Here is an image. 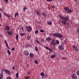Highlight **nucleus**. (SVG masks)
<instances>
[{
  "mask_svg": "<svg viewBox=\"0 0 79 79\" xmlns=\"http://www.w3.org/2000/svg\"><path fill=\"white\" fill-rule=\"evenodd\" d=\"M64 20H62V23L63 24H64L65 25L66 24V22L68 21H69V18L68 17H64Z\"/></svg>",
  "mask_w": 79,
  "mask_h": 79,
  "instance_id": "obj_1",
  "label": "nucleus"
},
{
  "mask_svg": "<svg viewBox=\"0 0 79 79\" xmlns=\"http://www.w3.org/2000/svg\"><path fill=\"white\" fill-rule=\"evenodd\" d=\"M72 48L76 52H78V51H79V49L78 48L77 46L75 45H73L72 46Z\"/></svg>",
  "mask_w": 79,
  "mask_h": 79,
  "instance_id": "obj_2",
  "label": "nucleus"
},
{
  "mask_svg": "<svg viewBox=\"0 0 79 79\" xmlns=\"http://www.w3.org/2000/svg\"><path fill=\"white\" fill-rule=\"evenodd\" d=\"M35 12L36 15H37L38 16H40L41 15V13H42L40 11H39L37 10H35Z\"/></svg>",
  "mask_w": 79,
  "mask_h": 79,
  "instance_id": "obj_3",
  "label": "nucleus"
},
{
  "mask_svg": "<svg viewBox=\"0 0 79 79\" xmlns=\"http://www.w3.org/2000/svg\"><path fill=\"white\" fill-rule=\"evenodd\" d=\"M26 27L27 29V31H28V32H31L32 31V28H31V26L28 27L27 26H26Z\"/></svg>",
  "mask_w": 79,
  "mask_h": 79,
  "instance_id": "obj_4",
  "label": "nucleus"
},
{
  "mask_svg": "<svg viewBox=\"0 0 79 79\" xmlns=\"http://www.w3.org/2000/svg\"><path fill=\"white\" fill-rule=\"evenodd\" d=\"M45 48L46 49H47V50H49L50 52H53V49H52L49 47H48L47 46H46Z\"/></svg>",
  "mask_w": 79,
  "mask_h": 79,
  "instance_id": "obj_5",
  "label": "nucleus"
},
{
  "mask_svg": "<svg viewBox=\"0 0 79 79\" xmlns=\"http://www.w3.org/2000/svg\"><path fill=\"white\" fill-rule=\"evenodd\" d=\"M73 79H77V76L75 74H73L71 75Z\"/></svg>",
  "mask_w": 79,
  "mask_h": 79,
  "instance_id": "obj_6",
  "label": "nucleus"
},
{
  "mask_svg": "<svg viewBox=\"0 0 79 79\" xmlns=\"http://www.w3.org/2000/svg\"><path fill=\"white\" fill-rule=\"evenodd\" d=\"M58 48L59 50H63L64 49V47L62 45L59 46Z\"/></svg>",
  "mask_w": 79,
  "mask_h": 79,
  "instance_id": "obj_7",
  "label": "nucleus"
},
{
  "mask_svg": "<svg viewBox=\"0 0 79 79\" xmlns=\"http://www.w3.org/2000/svg\"><path fill=\"white\" fill-rule=\"evenodd\" d=\"M24 53L25 54L26 56H28V55H29V51L26 50L24 51Z\"/></svg>",
  "mask_w": 79,
  "mask_h": 79,
  "instance_id": "obj_8",
  "label": "nucleus"
},
{
  "mask_svg": "<svg viewBox=\"0 0 79 79\" xmlns=\"http://www.w3.org/2000/svg\"><path fill=\"white\" fill-rule=\"evenodd\" d=\"M51 43L52 45H54L55 46V45H56V43L55 42V40H52V41L51 42Z\"/></svg>",
  "mask_w": 79,
  "mask_h": 79,
  "instance_id": "obj_9",
  "label": "nucleus"
},
{
  "mask_svg": "<svg viewBox=\"0 0 79 79\" xmlns=\"http://www.w3.org/2000/svg\"><path fill=\"white\" fill-rule=\"evenodd\" d=\"M29 57L30 58H34V54L32 52L30 53Z\"/></svg>",
  "mask_w": 79,
  "mask_h": 79,
  "instance_id": "obj_10",
  "label": "nucleus"
},
{
  "mask_svg": "<svg viewBox=\"0 0 79 79\" xmlns=\"http://www.w3.org/2000/svg\"><path fill=\"white\" fill-rule=\"evenodd\" d=\"M46 40L49 42H50L52 40V38L50 37H48L46 38Z\"/></svg>",
  "mask_w": 79,
  "mask_h": 79,
  "instance_id": "obj_11",
  "label": "nucleus"
},
{
  "mask_svg": "<svg viewBox=\"0 0 79 79\" xmlns=\"http://www.w3.org/2000/svg\"><path fill=\"white\" fill-rule=\"evenodd\" d=\"M63 37V35L60 33H58V35H57V37L58 38H61Z\"/></svg>",
  "mask_w": 79,
  "mask_h": 79,
  "instance_id": "obj_12",
  "label": "nucleus"
},
{
  "mask_svg": "<svg viewBox=\"0 0 79 79\" xmlns=\"http://www.w3.org/2000/svg\"><path fill=\"white\" fill-rule=\"evenodd\" d=\"M4 70L5 71L6 73H7V74H8L9 75L10 74V70H6L5 69H4Z\"/></svg>",
  "mask_w": 79,
  "mask_h": 79,
  "instance_id": "obj_13",
  "label": "nucleus"
},
{
  "mask_svg": "<svg viewBox=\"0 0 79 79\" xmlns=\"http://www.w3.org/2000/svg\"><path fill=\"white\" fill-rule=\"evenodd\" d=\"M5 28L6 31H10V28L8 26H6L5 27Z\"/></svg>",
  "mask_w": 79,
  "mask_h": 79,
  "instance_id": "obj_14",
  "label": "nucleus"
},
{
  "mask_svg": "<svg viewBox=\"0 0 79 79\" xmlns=\"http://www.w3.org/2000/svg\"><path fill=\"white\" fill-rule=\"evenodd\" d=\"M7 33L9 35L11 36V35H12V32H11V31H7Z\"/></svg>",
  "mask_w": 79,
  "mask_h": 79,
  "instance_id": "obj_15",
  "label": "nucleus"
},
{
  "mask_svg": "<svg viewBox=\"0 0 79 79\" xmlns=\"http://www.w3.org/2000/svg\"><path fill=\"white\" fill-rule=\"evenodd\" d=\"M72 11H73V10H72L69 9L67 11V12L68 13H72Z\"/></svg>",
  "mask_w": 79,
  "mask_h": 79,
  "instance_id": "obj_16",
  "label": "nucleus"
},
{
  "mask_svg": "<svg viewBox=\"0 0 79 79\" xmlns=\"http://www.w3.org/2000/svg\"><path fill=\"white\" fill-rule=\"evenodd\" d=\"M58 33H54L53 34V36L54 37H58Z\"/></svg>",
  "mask_w": 79,
  "mask_h": 79,
  "instance_id": "obj_17",
  "label": "nucleus"
},
{
  "mask_svg": "<svg viewBox=\"0 0 79 79\" xmlns=\"http://www.w3.org/2000/svg\"><path fill=\"white\" fill-rule=\"evenodd\" d=\"M3 74L1 73L0 74V79H2L3 78Z\"/></svg>",
  "mask_w": 79,
  "mask_h": 79,
  "instance_id": "obj_18",
  "label": "nucleus"
},
{
  "mask_svg": "<svg viewBox=\"0 0 79 79\" xmlns=\"http://www.w3.org/2000/svg\"><path fill=\"white\" fill-rule=\"evenodd\" d=\"M4 42L6 45V47H8V43H7V42H6V40H5L4 41Z\"/></svg>",
  "mask_w": 79,
  "mask_h": 79,
  "instance_id": "obj_19",
  "label": "nucleus"
},
{
  "mask_svg": "<svg viewBox=\"0 0 79 79\" xmlns=\"http://www.w3.org/2000/svg\"><path fill=\"white\" fill-rule=\"evenodd\" d=\"M31 73H32V72H31V70H29V71H28V72H27V74L30 75L31 74Z\"/></svg>",
  "mask_w": 79,
  "mask_h": 79,
  "instance_id": "obj_20",
  "label": "nucleus"
},
{
  "mask_svg": "<svg viewBox=\"0 0 79 79\" xmlns=\"http://www.w3.org/2000/svg\"><path fill=\"white\" fill-rule=\"evenodd\" d=\"M64 9L65 11H68L69 10V7H65L64 8Z\"/></svg>",
  "mask_w": 79,
  "mask_h": 79,
  "instance_id": "obj_21",
  "label": "nucleus"
},
{
  "mask_svg": "<svg viewBox=\"0 0 79 79\" xmlns=\"http://www.w3.org/2000/svg\"><path fill=\"white\" fill-rule=\"evenodd\" d=\"M56 56L55 55H52L51 56V58H55L56 57Z\"/></svg>",
  "mask_w": 79,
  "mask_h": 79,
  "instance_id": "obj_22",
  "label": "nucleus"
},
{
  "mask_svg": "<svg viewBox=\"0 0 79 79\" xmlns=\"http://www.w3.org/2000/svg\"><path fill=\"white\" fill-rule=\"evenodd\" d=\"M42 15H43V16H44V17H45V16H46V14H45L44 13H42Z\"/></svg>",
  "mask_w": 79,
  "mask_h": 79,
  "instance_id": "obj_23",
  "label": "nucleus"
},
{
  "mask_svg": "<svg viewBox=\"0 0 79 79\" xmlns=\"http://www.w3.org/2000/svg\"><path fill=\"white\" fill-rule=\"evenodd\" d=\"M16 38L17 40H18V35L17 34V35L16 36Z\"/></svg>",
  "mask_w": 79,
  "mask_h": 79,
  "instance_id": "obj_24",
  "label": "nucleus"
},
{
  "mask_svg": "<svg viewBox=\"0 0 79 79\" xmlns=\"http://www.w3.org/2000/svg\"><path fill=\"white\" fill-rule=\"evenodd\" d=\"M4 2H5V3H8L9 2L8 0H3Z\"/></svg>",
  "mask_w": 79,
  "mask_h": 79,
  "instance_id": "obj_25",
  "label": "nucleus"
},
{
  "mask_svg": "<svg viewBox=\"0 0 79 79\" xmlns=\"http://www.w3.org/2000/svg\"><path fill=\"white\" fill-rule=\"evenodd\" d=\"M19 15L18 13V12H16V13H15V18H16V16Z\"/></svg>",
  "mask_w": 79,
  "mask_h": 79,
  "instance_id": "obj_26",
  "label": "nucleus"
},
{
  "mask_svg": "<svg viewBox=\"0 0 79 79\" xmlns=\"http://www.w3.org/2000/svg\"><path fill=\"white\" fill-rule=\"evenodd\" d=\"M40 32H45V31L43 29H41L40 30Z\"/></svg>",
  "mask_w": 79,
  "mask_h": 79,
  "instance_id": "obj_27",
  "label": "nucleus"
},
{
  "mask_svg": "<svg viewBox=\"0 0 79 79\" xmlns=\"http://www.w3.org/2000/svg\"><path fill=\"white\" fill-rule=\"evenodd\" d=\"M3 71H4V69H2L1 74H3Z\"/></svg>",
  "mask_w": 79,
  "mask_h": 79,
  "instance_id": "obj_28",
  "label": "nucleus"
},
{
  "mask_svg": "<svg viewBox=\"0 0 79 79\" xmlns=\"http://www.w3.org/2000/svg\"><path fill=\"white\" fill-rule=\"evenodd\" d=\"M60 18L61 19H62L63 20V19H64V17H63L61 15L60 16Z\"/></svg>",
  "mask_w": 79,
  "mask_h": 79,
  "instance_id": "obj_29",
  "label": "nucleus"
},
{
  "mask_svg": "<svg viewBox=\"0 0 79 79\" xmlns=\"http://www.w3.org/2000/svg\"><path fill=\"white\" fill-rule=\"evenodd\" d=\"M7 52L8 53V54L9 55H10L11 54V52H10V50H7Z\"/></svg>",
  "mask_w": 79,
  "mask_h": 79,
  "instance_id": "obj_30",
  "label": "nucleus"
},
{
  "mask_svg": "<svg viewBox=\"0 0 79 79\" xmlns=\"http://www.w3.org/2000/svg\"><path fill=\"white\" fill-rule=\"evenodd\" d=\"M44 72H42L41 73V76H43V77L44 76Z\"/></svg>",
  "mask_w": 79,
  "mask_h": 79,
  "instance_id": "obj_31",
  "label": "nucleus"
},
{
  "mask_svg": "<svg viewBox=\"0 0 79 79\" xmlns=\"http://www.w3.org/2000/svg\"><path fill=\"white\" fill-rule=\"evenodd\" d=\"M16 77L17 78H18V77L19 76V74H18V73H17L16 74Z\"/></svg>",
  "mask_w": 79,
  "mask_h": 79,
  "instance_id": "obj_32",
  "label": "nucleus"
},
{
  "mask_svg": "<svg viewBox=\"0 0 79 79\" xmlns=\"http://www.w3.org/2000/svg\"><path fill=\"white\" fill-rule=\"evenodd\" d=\"M51 7L53 8V9H54L55 8V5H53H53H52L51 6Z\"/></svg>",
  "mask_w": 79,
  "mask_h": 79,
  "instance_id": "obj_33",
  "label": "nucleus"
},
{
  "mask_svg": "<svg viewBox=\"0 0 79 79\" xmlns=\"http://www.w3.org/2000/svg\"><path fill=\"white\" fill-rule=\"evenodd\" d=\"M23 10L24 11H25L26 10H27V7L26 6L24 7L23 8Z\"/></svg>",
  "mask_w": 79,
  "mask_h": 79,
  "instance_id": "obj_34",
  "label": "nucleus"
},
{
  "mask_svg": "<svg viewBox=\"0 0 79 79\" xmlns=\"http://www.w3.org/2000/svg\"><path fill=\"white\" fill-rule=\"evenodd\" d=\"M20 35H22V36H23V35H25V33H20Z\"/></svg>",
  "mask_w": 79,
  "mask_h": 79,
  "instance_id": "obj_35",
  "label": "nucleus"
},
{
  "mask_svg": "<svg viewBox=\"0 0 79 79\" xmlns=\"http://www.w3.org/2000/svg\"><path fill=\"white\" fill-rule=\"evenodd\" d=\"M56 44H57V45H58L60 44V43L59 42V41L58 40H57L56 42Z\"/></svg>",
  "mask_w": 79,
  "mask_h": 79,
  "instance_id": "obj_36",
  "label": "nucleus"
},
{
  "mask_svg": "<svg viewBox=\"0 0 79 79\" xmlns=\"http://www.w3.org/2000/svg\"><path fill=\"white\" fill-rule=\"evenodd\" d=\"M30 78V77L28 76L25 77V79H29Z\"/></svg>",
  "mask_w": 79,
  "mask_h": 79,
  "instance_id": "obj_37",
  "label": "nucleus"
},
{
  "mask_svg": "<svg viewBox=\"0 0 79 79\" xmlns=\"http://www.w3.org/2000/svg\"><path fill=\"white\" fill-rule=\"evenodd\" d=\"M38 48H37V47H36L35 48V50L36 52H38Z\"/></svg>",
  "mask_w": 79,
  "mask_h": 79,
  "instance_id": "obj_38",
  "label": "nucleus"
},
{
  "mask_svg": "<svg viewBox=\"0 0 79 79\" xmlns=\"http://www.w3.org/2000/svg\"><path fill=\"white\" fill-rule=\"evenodd\" d=\"M30 36H27V40H30Z\"/></svg>",
  "mask_w": 79,
  "mask_h": 79,
  "instance_id": "obj_39",
  "label": "nucleus"
},
{
  "mask_svg": "<svg viewBox=\"0 0 79 79\" xmlns=\"http://www.w3.org/2000/svg\"><path fill=\"white\" fill-rule=\"evenodd\" d=\"M35 64H38V62H37V60H35Z\"/></svg>",
  "mask_w": 79,
  "mask_h": 79,
  "instance_id": "obj_40",
  "label": "nucleus"
},
{
  "mask_svg": "<svg viewBox=\"0 0 79 79\" xmlns=\"http://www.w3.org/2000/svg\"><path fill=\"white\" fill-rule=\"evenodd\" d=\"M38 32H39V31H38L37 30H36L35 31V34H37L38 33Z\"/></svg>",
  "mask_w": 79,
  "mask_h": 79,
  "instance_id": "obj_41",
  "label": "nucleus"
},
{
  "mask_svg": "<svg viewBox=\"0 0 79 79\" xmlns=\"http://www.w3.org/2000/svg\"><path fill=\"white\" fill-rule=\"evenodd\" d=\"M41 42H44V41H45V40L44 39H41Z\"/></svg>",
  "mask_w": 79,
  "mask_h": 79,
  "instance_id": "obj_42",
  "label": "nucleus"
},
{
  "mask_svg": "<svg viewBox=\"0 0 79 79\" xmlns=\"http://www.w3.org/2000/svg\"><path fill=\"white\" fill-rule=\"evenodd\" d=\"M36 42H37L38 44H40V43L39 41L37 40H36Z\"/></svg>",
  "mask_w": 79,
  "mask_h": 79,
  "instance_id": "obj_43",
  "label": "nucleus"
},
{
  "mask_svg": "<svg viewBox=\"0 0 79 79\" xmlns=\"http://www.w3.org/2000/svg\"><path fill=\"white\" fill-rule=\"evenodd\" d=\"M48 24L49 25H51V24H52V23L51 22H48Z\"/></svg>",
  "mask_w": 79,
  "mask_h": 79,
  "instance_id": "obj_44",
  "label": "nucleus"
},
{
  "mask_svg": "<svg viewBox=\"0 0 79 79\" xmlns=\"http://www.w3.org/2000/svg\"><path fill=\"white\" fill-rule=\"evenodd\" d=\"M29 45V44H26L25 46V47H29V45Z\"/></svg>",
  "mask_w": 79,
  "mask_h": 79,
  "instance_id": "obj_45",
  "label": "nucleus"
},
{
  "mask_svg": "<svg viewBox=\"0 0 79 79\" xmlns=\"http://www.w3.org/2000/svg\"><path fill=\"white\" fill-rule=\"evenodd\" d=\"M77 74L79 76V70L77 72Z\"/></svg>",
  "mask_w": 79,
  "mask_h": 79,
  "instance_id": "obj_46",
  "label": "nucleus"
},
{
  "mask_svg": "<svg viewBox=\"0 0 79 79\" xmlns=\"http://www.w3.org/2000/svg\"><path fill=\"white\" fill-rule=\"evenodd\" d=\"M12 69L13 70H15V66H13Z\"/></svg>",
  "mask_w": 79,
  "mask_h": 79,
  "instance_id": "obj_47",
  "label": "nucleus"
},
{
  "mask_svg": "<svg viewBox=\"0 0 79 79\" xmlns=\"http://www.w3.org/2000/svg\"><path fill=\"white\" fill-rule=\"evenodd\" d=\"M21 29L22 30V31H24V27H21Z\"/></svg>",
  "mask_w": 79,
  "mask_h": 79,
  "instance_id": "obj_48",
  "label": "nucleus"
},
{
  "mask_svg": "<svg viewBox=\"0 0 79 79\" xmlns=\"http://www.w3.org/2000/svg\"><path fill=\"white\" fill-rule=\"evenodd\" d=\"M11 78L10 77H7V79H11Z\"/></svg>",
  "mask_w": 79,
  "mask_h": 79,
  "instance_id": "obj_49",
  "label": "nucleus"
},
{
  "mask_svg": "<svg viewBox=\"0 0 79 79\" xmlns=\"http://www.w3.org/2000/svg\"><path fill=\"white\" fill-rule=\"evenodd\" d=\"M6 16H7L8 18H10V16L8 14H7V15H6Z\"/></svg>",
  "mask_w": 79,
  "mask_h": 79,
  "instance_id": "obj_50",
  "label": "nucleus"
},
{
  "mask_svg": "<svg viewBox=\"0 0 79 79\" xmlns=\"http://www.w3.org/2000/svg\"><path fill=\"white\" fill-rule=\"evenodd\" d=\"M46 1H47V2H52V0H46Z\"/></svg>",
  "mask_w": 79,
  "mask_h": 79,
  "instance_id": "obj_51",
  "label": "nucleus"
},
{
  "mask_svg": "<svg viewBox=\"0 0 79 79\" xmlns=\"http://www.w3.org/2000/svg\"><path fill=\"white\" fill-rule=\"evenodd\" d=\"M12 51H14V50H15V48H12Z\"/></svg>",
  "mask_w": 79,
  "mask_h": 79,
  "instance_id": "obj_52",
  "label": "nucleus"
},
{
  "mask_svg": "<svg viewBox=\"0 0 79 79\" xmlns=\"http://www.w3.org/2000/svg\"><path fill=\"white\" fill-rule=\"evenodd\" d=\"M4 15H5V16H6V15H7V14L6 13H4Z\"/></svg>",
  "mask_w": 79,
  "mask_h": 79,
  "instance_id": "obj_53",
  "label": "nucleus"
},
{
  "mask_svg": "<svg viewBox=\"0 0 79 79\" xmlns=\"http://www.w3.org/2000/svg\"><path fill=\"white\" fill-rule=\"evenodd\" d=\"M62 59H65V60H67V58H66L65 57L62 58Z\"/></svg>",
  "mask_w": 79,
  "mask_h": 79,
  "instance_id": "obj_54",
  "label": "nucleus"
},
{
  "mask_svg": "<svg viewBox=\"0 0 79 79\" xmlns=\"http://www.w3.org/2000/svg\"><path fill=\"white\" fill-rule=\"evenodd\" d=\"M45 77H47V76H48V75H47V74H45Z\"/></svg>",
  "mask_w": 79,
  "mask_h": 79,
  "instance_id": "obj_55",
  "label": "nucleus"
},
{
  "mask_svg": "<svg viewBox=\"0 0 79 79\" xmlns=\"http://www.w3.org/2000/svg\"><path fill=\"white\" fill-rule=\"evenodd\" d=\"M28 45H29V47H32V45H31V44H28Z\"/></svg>",
  "mask_w": 79,
  "mask_h": 79,
  "instance_id": "obj_56",
  "label": "nucleus"
},
{
  "mask_svg": "<svg viewBox=\"0 0 79 79\" xmlns=\"http://www.w3.org/2000/svg\"><path fill=\"white\" fill-rule=\"evenodd\" d=\"M0 18L2 17V15H1V13H0Z\"/></svg>",
  "mask_w": 79,
  "mask_h": 79,
  "instance_id": "obj_57",
  "label": "nucleus"
},
{
  "mask_svg": "<svg viewBox=\"0 0 79 79\" xmlns=\"http://www.w3.org/2000/svg\"><path fill=\"white\" fill-rule=\"evenodd\" d=\"M3 10H2V9L0 8V11H2Z\"/></svg>",
  "mask_w": 79,
  "mask_h": 79,
  "instance_id": "obj_58",
  "label": "nucleus"
},
{
  "mask_svg": "<svg viewBox=\"0 0 79 79\" xmlns=\"http://www.w3.org/2000/svg\"><path fill=\"white\" fill-rule=\"evenodd\" d=\"M77 31L78 32V31H79V29H77Z\"/></svg>",
  "mask_w": 79,
  "mask_h": 79,
  "instance_id": "obj_59",
  "label": "nucleus"
},
{
  "mask_svg": "<svg viewBox=\"0 0 79 79\" xmlns=\"http://www.w3.org/2000/svg\"><path fill=\"white\" fill-rule=\"evenodd\" d=\"M74 0V1H77V0Z\"/></svg>",
  "mask_w": 79,
  "mask_h": 79,
  "instance_id": "obj_60",
  "label": "nucleus"
},
{
  "mask_svg": "<svg viewBox=\"0 0 79 79\" xmlns=\"http://www.w3.org/2000/svg\"><path fill=\"white\" fill-rule=\"evenodd\" d=\"M31 1L33 2V0H31Z\"/></svg>",
  "mask_w": 79,
  "mask_h": 79,
  "instance_id": "obj_61",
  "label": "nucleus"
},
{
  "mask_svg": "<svg viewBox=\"0 0 79 79\" xmlns=\"http://www.w3.org/2000/svg\"><path fill=\"white\" fill-rule=\"evenodd\" d=\"M1 26V24H0V26Z\"/></svg>",
  "mask_w": 79,
  "mask_h": 79,
  "instance_id": "obj_62",
  "label": "nucleus"
},
{
  "mask_svg": "<svg viewBox=\"0 0 79 79\" xmlns=\"http://www.w3.org/2000/svg\"><path fill=\"white\" fill-rule=\"evenodd\" d=\"M10 0V1H11V0Z\"/></svg>",
  "mask_w": 79,
  "mask_h": 79,
  "instance_id": "obj_63",
  "label": "nucleus"
},
{
  "mask_svg": "<svg viewBox=\"0 0 79 79\" xmlns=\"http://www.w3.org/2000/svg\"><path fill=\"white\" fill-rule=\"evenodd\" d=\"M78 34H79V31L78 32Z\"/></svg>",
  "mask_w": 79,
  "mask_h": 79,
  "instance_id": "obj_64",
  "label": "nucleus"
}]
</instances>
